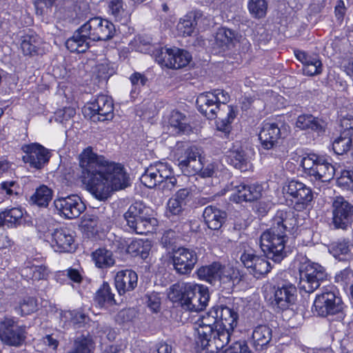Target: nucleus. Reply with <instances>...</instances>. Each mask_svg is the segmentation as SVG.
<instances>
[{
    "mask_svg": "<svg viewBox=\"0 0 353 353\" xmlns=\"http://www.w3.org/2000/svg\"><path fill=\"white\" fill-rule=\"evenodd\" d=\"M296 222L293 212L284 210L276 212L272 219L271 227L263 232L260 237V247L266 257L257 256L250 250H244L241 255L242 263L250 274L259 278L268 274L271 269L270 263L266 258L280 263L286 256V232H290Z\"/></svg>",
    "mask_w": 353,
    "mask_h": 353,
    "instance_id": "obj_1",
    "label": "nucleus"
},
{
    "mask_svg": "<svg viewBox=\"0 0 353 353\" xmlns=\"http://www.w3.org/2000/svg\"><path fill=\"white\" fill-rule=\"evenodd\" d=\"M81 178L98 200H106L113 192L130 185V177L124 167L94 153L91 148L80 154Z\"/></svg>",
    "mask_w": 353,
    "mask_h": 353,
    "instance_id": "obj_2",
    "label": "nucleus"
},
{
    "mask_svg": "<svg viewBox=\"0 0 353 353\" xmlns=\"http://www.w3.org/2000/svg\"><path fill=\"white\" fill-rule=\"evenodd\" d=\"M218 320V310L215 307L211 308L208 312L199 316L195 321L194 330L196 332V343L203 350L210 353H214L221 348H216L213 345L214 336L216 335V330L219 327Z\"/></svg>",
    "mask_w": 353,
    "mask_h": 353,
    "instance_id": "obj_3",
    "label": "nucleus"
},
{
    "mask_svg": "<svg viewBox=\"0 0 353 353\" xmlns=\"http://www.w3.org/2000/svg\"><path fill=\"white\" fill-rule=\"evenodd\" d=\"M124 218L131 231L138 234H146L157 225V220L152 216L150 209L141 202H135L124 214Z\"/></svg>",
    "mask_w": 353,
    "mask_h": 353,
    "instance_id": "obj_4",
    "label": "nucleus"
},
{
    "mask_svg": "<svg viewBox=\"0 0 353 353\" xmlns=\"http://www.w3.org/2000/svg\"><path fill=\"white\" fill-rule=\"evenodd\" d=\"M218 310L219 326L216 335L214 336L213 345L216 348H223L230 341V334L237 325L238 314L233 309L227 306H216Z\"/></svg>",
    "mask_w": 353,
    "mask_h": 353,
    "instance_id": "obj_5",
    "label": "nucleus"
},
{
    "mask_svg": "<svg viewBox=\"0 0 353 353\" xmlns=\"http://www.w3.org/2000/svg\"><path fill=\"white\" fill-rule=\"evenodd\" d=\"M299 288L306 293H312L327 279L325 268L310 261L301 263L299 267Z\"/></svg>",
    "mask_w": 353,
    "mask_h": 353,
    "instance_id": "obj_6",
    "label": "nucleus"
},
{
    "mask_svg": "<svg viewBox=\"0 0 353 353\" xmlns=\"http://www.w3.org/2000/svg\"><path fill=\"white\" fill-rule=\"evenodd\" d=\"M314 312L320 316L333 315L342 311L343 303L334 286L323 289L321 294L316 295L314 302Z\"/></svg>",
    "mask_w": 353,
    "mask_h": 353,
    "instance_id": "obj_7",
    "label": "nucleus"
},
{
    "mask_svg": "<svg viewBox=\"0 0 353 353\" xmlns=\"http://www.w3.org/2000/svg\"><path fill=\"white\" fill-rule=\"evenodd\" d=\"M301 165L307 174L322 182L330 181L334 176V167L324 158L314 154L303 157Z\"/></svg>",
    "mask_w": 353,
    "mask_h": 353,
    "instance_id": "obj_8",
    "label": "nucleus"
},
{
    "mask_svg": "<svg viewBox=\"0 0 353 353\" xmlns=\"http://www.w3.org/2000/svg\"><path fill=\"white\" fill-rule=\"evenodd\" d=\"M81 30L93 41L109 40L116 32L114 25L111 21L99 17L90 19L81 26Z\"/></svg>",
    "mask_w": 353,
    "mask_h": 353,
    "instance_id": "obj_9",
    "label": "nucleus"
},
{
    "mask_svg": "<svg viewBox=\"0 0 353 353\" xmlns=\"http://www.w3.org/2000/svg\"><path fill=\"white\" fill-rule=\"evenodd\" d=\"M26 339V327L19 325L12 317L0 319V340L6 345L21 346Z\"/></svg>",
    "mask_w": 353,
    "mask_h": 353,
    "instance_id": "obj_10",
    "label": "nucleus"
},
{
    "mask_svg": "<svg viewBox=\"0 0 353 353\" xmlns=\"http://www.w3.org/2000/svg\"><path fill=\"white\" fill-rule=\"evenodd\" d=\"M286 197L294 203L297 210L305 208L313 199L310 187L298 181H289L283 188Z\"/></svg>",
    "mask_w": 353,
    "mask_h": 353,
    "instance_id": "obj_11",
    "label": "nucleus"
},
{
    "mask_svg": "<svg viewBox=\"0 0 353 353\" xmlns=\"http://www.w3.org/2000/svg\"><path fill=\"white\" fill-rule=\"evenodd\" d=\"M53 203L57 213L67 219L78 218L86 209L85 205L77 194L57 197Z\"/></svg>",
    "mask_w": 353,
    "mask_h": 353,
    "instance_id": "obj_12",
    "label": "nucleus"
},
{
    "mask_svg": "<svg viewBox=\"0 0 353 353\" xmlns=\"http://www.w3.org/2000/svg\"><path fill=\"white\" fill-rule=\"evenodd\" d=\"M234 274V270L232 268L223 266L217 262L202 266L197 270L198 276L212 285L230 283Z\"/></svg>",
    "mask_w": 353,
    "mask_h": 353,
    "instance_id": "obj_13",
    "label": "nucleus"
},
{
    "mask_svg": "<svg viewBox=\"0 0 353 353\" xmlns=\"http://www.w3.org/2000/svg\"><path fill=\"white\" fill-rule=\"evenodd\" d=\"M290 127L285 124L279 125L276 123H264L259 132V140L264 149L275 148L281 139L285 138L289 133Z\"/></svg>",
    "mask_w": 353,
    "mask_h": 353,
    "instance_id": "obj_14",
    "label": "nucleus"
},
{
    "mask_svg": "<svg viewBox=\"0 0 353 353\" xmlns=\"http://www.w3.org/2000/svg\"><path fill=\"white\" fill-rule=\"evenodd\" d=\"M156 62L161 66H188L192 60V54L187 50L174 48H163L154 54Z\"/></svg>",
    "mask_w": 353,
    "mask_h": 353,
    "instance_id": "obj_15",
    "label": "nucleus"
},
{
    "mask_svg": "<svg viewBox=\"0 0 353 353\" xmlns=\"http://www.w3.org/2000/svg\"><path fill=\"white\" fill-rule=\"evenodd\" d=\"M84 112L93 121L112 120L114 117V105L111 98L106 95H99Z\"/></svg>",
    "mask_w": 353,
    "mask_h": 353,
    "instance_id": "obj_16",
    "label": "nucleus"
},
{
    "mask_svg": "<svg viewBox=\"0 0 353 353\" xmlns=\"http://www.w3.org/2000/svg\"><path fill=\"white\" fill-rule=\"evenodd\" d=\"M332 208L334 228L346 230L353 222V205L343 197L337 196L333 201Z\"/></svg>",
    "mask_w": 353,
    "mask_h": 353,
    "instance_id": "obj_17",
    "label": "nucleus"
},
{
    "mask_svg": "<svg viewBox=\"0 0 353 353\" xmlns=\"http://www.w3.org/2000/svg\"><path fill=\"white\" fill-rule=\"evenodd\" d=\"M198 261L195 250L185 248H179L174 250L172 263L174 270L181 275L190 274Z\"/></svg>",
    "mask_w": 353,
    "mask_h": 353,
    "instance_id": "obj_18",
    "label": "nucleus"
},
{
    "mask_svg": "<svg viewBox=\"0 0 353 353\" xmlns=\"http://www.w3.org/2000/svg\"><path fill=\"white\" fill-rule=\"evenodd\" d=\"M210 92L214 96V99L217 106H219V121L221 126L218 123V128L226 130L236 115L234 108L227 105L230 100V95L227 92L220 89L214 90Z\"/></svg>",
    "mask_w": 353,
    "mask_h": 353,
    "instance_id": "obj_19",
    "label": "nucleus"
},
{
    "mask_svg": "<svg viewBox=\"0 0 353 353\" xmlns=\"http://www.w3.org/2000/svg\"><path fill=\"white\" fill-rule=\"evenodd\" d=\"M202 150L196 146H190L185 150L183 156L178 159L179 166L186 175H195L201 168Z\"/></svg>",
    "mask_w": 353,
    "mask_h": 353,
    "instance_id": "obj_20",
    "label": "nucleus"
},
{
    "mask_svg": "<svg viewBox=\"0 0 353 353\" xmlns=\"http://www.w3.org/2000/svg\"><path fill=\"white\" fill-rule=\"evenodd\" d=\"M25 154L22 159L25 163L37 170L41 169L50 159V152L39 143H32L23 147Z\"/></svg>",
    "mask_w": 353,
    "mask_h": 353,
    "instance_id": "obj_21",
    "label": "nucleus"
},
{
    "mask_svg": "<svg viewBox=\"0 0 353 353\" xmlns=\"http://www.w3.org/2000/svg\"><path fill=\"white\" fill-rule=\"evenodd\" d=\"M170 174V166L166 163L157 162L148 167L141 176V183L148 188L156 187Z\"/></svg>",
    "mask_w": 353,
    "mask_h": 353,
    "instance_id": "obj_22",
    "label": "nucleus"
},
{
    "mask_svg": "<svg viewBox=\"0 0 353 353\" xmlns=\"http://www.w3.org/2000/svg\"><path fill=\"white\" fill-rule=\"evenodd\" d=\"M49 241L56 252H70L75 249L73 232L66 228L54 230L50 234Z\"/></svg>",
    "mask_w": 353,
    "mask_h": 353,
    "instance_id": "obj_23",
    "label": "nucleus"
},
{
    "mask_svg": "<svg viewBox=\"0 0 353 353\" xmlns=\"http://www.w3.org/2000/svg\"><path fill=\"white\" fill-rule=\"evenodd\" d=\"M272 304L277 308L285 310L292 305L296 299V288L291 283L274 287Z\"/></svg>",
    "mask_w": 353,
    "mask_h": 353,
    "instance_id": "obj_24",
    "label": "nucleus"
},
{
    "mask_svg": "<svg viewBox=\"0 0 353 353\" xmlns=\"http://www.w3.org/2000/svg\"><path fill=\"white\" fill-rule=\"evenodd\" d=\"M263 188L259 184L247 185L240 184L234 187L230 196V200L235 203L253 201L261 196Z\"/></svg>",
    "mask_w": 353,
    "mask_h": 353,
    "instance_id": "obj_25",
    "label": "nucleus"
},
{
    "mask_svg": "<svg viewBox=\"0 0 353 353\" xmlns=\"http://www.w3.org/2000/svg\"><path fill=\"white\" fill-rule=\"evenodd\" d=\"M192 199V192L190 188L179 189L168 202L169 212L173 215L181 214L189 205Z\"/></svg>",
    "mask_w": 353,
    "mask_h": 353,
    "instance_id": "obj_26",
    "label": "nucleus"
},
{
    "mask_svg": "<svg viewBox=\"0 0 353 353\" xmlns=\"http://www.w3.org/2000/svg\"><path fill=\"white\" fill-rule=\"evenodd\" d=\"M137 282L138 276L131 270L119 271L114 277V285L120 295L133 290L137 287Z\"/></svg>",
    "mask_w": 353,
    "mask_h": 353,
    "instance_id": "obj_27",
    "label": "nucleus"
},
{
    "mask_svg": "<svg viewBox=\"0 0 353 353\" xmlns=\"http://www.w3.org/2000/svg\"><path fill=\"white\" fill-rule=\"evenodd\" d=\"M214 97L210 92H203L199 95L196 103L199 111L208 119L217 118L219 120V106H217Z\"/></svg>",
    "mask_w": 353,
    "mask_h": 353,
    "instance_id": "obj_28",
    "label": "nucleus"
},
{
    "mask_svg": "<svg viewBox=\"0 0 353 353\" xmlns=\"http://www.w3.org/2000/svg\"><path fill=\"white\" fill-rule=\"evenodd\" d=\"M205 223L211 230H219L226 219V213L215 206L209 205L203 211Z\"/></svg>",
    "mask_w": 353,
    "mask_h": 353,
    "instance_id": "obj_29",
    "label": "nucleus"
},
{
    "mask_svg": "<svg viewBox=\"0 0 353 353\" xmlns=\"http://www.w3.org/2000/svg\"><path fill=\"white\" fill-rule=\"evenodd\" d=\"M81 30V27L77 30L73 36L65 42V47L72 52L81 53L85 52L89 48L88 37Z\"/></svg>",
    "mask_w": 353,
    "mask_h": 353,
    "instance_id": "obj_30",
    "label": "nucleus"
},
{
    "mask_svg": "<svg viewBox=\"0 0 353 353\" xmlns=\"http://www.w3.org/2000/svg\"><path fill=\"white\" fill-rule=\"evenodd\" d=\"M295 126L301 130H311L316 132L323 131V121L310 114L299 115L297 117Z\"/></svg>",
    "mask_w": 353,
    "mask_h": 353,
    "instance_id": "obj_31",
    "label": "nucleus"
},
{
    "mask_svg": "<svg viewBox=\"0 0 353 353\" xmlns=\"http://www.w3.org/2000/svg\"><path fill=\"white\" fill-rule=\"evenodd\" d=\"M272 330L266 325L257 326L252 333L254 346L256 350L266 348L272 340Z\"/></svg>",
    "mask_w": 353,
    "mask_h": 353,
    "instance_id": "obj_32",
    "label": "nucleus"
},
{
    "mask_svg": "<svg viewBox=\"0 0 353 353\" xmlns=\"http://www.w3.org/2000/svg\"><path fill=\"white\" fill-rule=\"evenodd\" d=\"M236 40V34L234 31L225 28H219L214 37V44L222 50L230 49L234 46Z\"/></svg>",
    "mask_w": 353,
    "mask_h": 353,
    "instance_id": "obj_33",
    "label": "nucleus"
},
{
    "mask_svg": "<svg viewBox=\"0 0 353 353\" xmlns=\"http://www.w3.org/2000/svg\"><path fill=\"white\" fill-rule=\"evenodd\" d=\"M23 213L21 208H12L0 212V226L17 227L22 223Z\"/></svg>",
    "mask_w": 353,
    "mask_h": 353,
    "instance_id": "obj_34",
    "label": "nucleus"
},
{
    "mask_svg": "<svg viewBox=\"0 0 353 353\" xmlns=\"http://www.w3.org/2000/svg\"><path fill=\"white\" fill-rule=\"evenodd\" d=\"M132 49L143 53L152 52L153 56L161 48H155L152 43V39L148 35H138L130 42Z\"/></svg>",
    "mask_w": 353,
    "mask_h": 353,
    "instance_id": "obj_35",
    "label": "nucleus"
},
{
    "mask_svg": "<svg viewBox=\"0 0 353 353\" xmlns=\"http://www.w3.org/2000/svg\"><path fill=\"white\" fill-rule=\"evenodd\" d=\"M209 299L210 294L208 288H206L189 301L183 302V307L191 312H199L206 307Z\"/></svg>",
    "mask_w": 353,
    "mask_h": 353,
    "instance_id": "obj_36",
    "label": "nucleus"
},
{
    "mask_svg": "<svg viewBox=\"0 0 353 353\" xmlns=\"http://www.w3.org/2000/svg\"><path fill=\"white\" fill-rule=\"evenodd\" d=\"M151 242L148 240L136 239L131 241L127 247V252L133 256H140L141 259H146L151 250Z\"/></svg>",
    "mask_w": 353,
    "mask_h": 353,
    "instance_id": "obj_37",
    "label": "nucleus"
},
{
    "mask_svg": "<svg viewBox=\"0 0 353 353\" xmlns=\"http://www.w3.org/2000/svg\"><path fill=\"white\" fill-rule=\"evenodd\" d=\"M53 191L47 185H42L36 189L30 197V201L39 207H47L52 200Z\"/></svg>",
    "mask_w": 353,
    "mask_h": 353,
    "instance_id": "obj_38",
    "label": "nucleus"
},
{
    "mask_svg": "<svg viewBox=\"0 0 353 353\" xmlns=\"http://www.w3.org/2000/svg\"><path fill=\"white\" fill-rule=\"evenodd\" d=\"M92 259L97 267L106 268L112 266L115 260L110 250L105 248H99L92 254Z\"/></svg>",
    "mask_w": 353,
    "mask_h": 353,
    "instance_id": "obj_39",
    "label": "nucleus"
},
{
    "mask_svg": "<svg viewBox=\"0 0 353 353\" xmlns=\"http://www.w3.org/2000/svg\"><path fill=\"white\" fill-rule=\"evenodd\" d=\"M228 159V162L236 169L241 171H245L248 169L249 160L241 148L231 150Z\"/></svg>",
    "mask_w": 353,
    "mask_h": 353,
    "instance_id": "obj_40",
    "label": "nucleus"
},
{
    "mask_svg": "<svg viewBox=\"0 0 353 353\" xmlns=\"http://www.w3.org/2000/svg\"><path fill=\"white\" fill-rule=\"evenodd\" d=\"M123 6L122 0H110L108 3V12L117 21L125 24L129 20V13Z\"/></svg>",
    "mask_w": 353,
    "mask_h": 353,
    "instance_id": "obj_41",
    "label": "nucleus"
},
{
    "mask_svg": "<svg viewBox=\"0 0 353 353\" xmlns=\"http://www.w3.org/2000/svg\"><path fill=\"white\" fill-rule=\"evenodd\" d=\"M40 38L37 35L26 34L21 37V48L25 55L39 53Z\"/></svg>",
    "mask_w": 353,
    "mask_h": 353,
    "instance_id": "obj_42",
    "label": "nucleus"
},
{
    "mask_svg": "<svg viewBox=\"0 0 353 353\" xmlns=\"http://www.w3.org/2000/svg\"><path fill=\"white\" fill-rule=\"evenodd\" d=\"M331 252L335 258L344 260L352 256V245L346 239L339 240L331 245Z\"/></svg>",
    "mask_w": 353,
    "mask_h": 353,
    "instance_id": "obj_43",
    "label": "nucleus"
},
{
    "mask_svg": "<svg viewBox=\"0 0 353 353\" xmlns=\"http://www.w3.org/2000/svg\"><path fill=\"white\" fill-rule=\"evenodd\" d=\"M93 350L94 343L92 339L82 335L74 340L72 348L67 353H92Z\"/></svg>",
    "mask_w": 353,
    "mask_h": 353,
    "instance_id": "obj_44",
    "label": "nucleus"
},
{
    "mask_svg": "<svg viewBox=\"0 0 353 353\" xmlns=\"http://www.w3.org/2000/svg\"><path fill=\"white\" fill-rule=\"evenodd\" d=\"M22 274L30 279L39 281L47 279L48 271L45 265H32L24 268L22 270Z\"/></svg>",
    "mask_w": 353,
    "mask_h": 353,
    "instance_id": "obj_45",
    "label": "nucleus"
},
{
    "mask_svg": "<svg viewBox=\"0 0 353 353\" xmlns=\"http://www.w3.org/2000/svg\"><path fill=\"white\" fill-rule=\"evenodd\" d=\"M169 123L179 132H188L190 130V126L187 122L185 117L179 111H173L169 119Z\"/></svg>",
    "mask_w": 353,
    "mask_h": 353,
    "instance_id": "obj_46",
    "label": "nucleus"
},
{
    "mask_svg": "<svg viewBox=\"0 0 353 353\" xmlns=\"http://www.w3.org/2000/svg\"><path fill=\"white\" fill-rule=\"evenodd\" d=\"M95 300L101 306H103L105 303L110 305L115 303L114 294L111 292L110 287L108 283L104 282L98 290Z\"/></svg>",
    "mask_w": 353,
    "mask_h": 353,
    "instance_id": "obj_47",
    "label": "nucleus"
},
{
    "mask_svg": "<svg viewBox=\"0 0 353 353\" xmlns=\"http://www.w3.org/2000/svg\"><path fill=\"white\" fill-rule=\"evenodd\" d=\"M196 25L191 12L181 19L177 24V30L180 35L188 37L194 32Z\"/></svg>",
    "mask_w": 353,
    "mask_h": 353,
    "instance_id": "obj_48",
    "label": "nucleus"
},
{
    "mask_svg": "<svg viewBox=\"0 0 353 353\" xmlns=\"http://www.w3.org/2000/svg\"><path fill=\"white\" fill-rule=\"evenodd\" d=\"M352 146V139L347 134H341L339 137L336 139L332 143V148L336 154L342 155L346 153Z\"/></svg>",
    "mask_w": 353,
    "mask_h": 353,
    "instance_id": "obj_49",
    "label": "nucleus"
},
{
    "mask_svg": "<svg viewBox=\"0 0 353 353\" xmlns=\"http://www.w3.org/2000/svg\"><path fill=\"white\" fill-rule=\"evenodd\" d=\"M294 54L305 66H322V63L316 54H308L304 51L295 50Z\"/></svg>",
    "mask_w": 353,
    "mask_h": 353,
    "instance_id": "obj_50",
    "label": "nucleus"
},
{
    "mask_svg": "<svg viewBox=\"0 0 353 353\" xmlns=\"http://www.w3.org/2000/svg\"><path fill=\"white\" fill-rule=\"evenodd\" d=\"M37 301L33 297L27 296L21 299L15 307L16 311L21 315H28L37 310Z\"/></svg>",
    "mask_w": 353,
    "mask_h": 353,
    "instance_id": "obj_51",
    "label": "nucleus"
},
{
    "mask_svg": "<svg viewBox=\"0 0 353 353\" xmlns=\"http://www.w3.org/2000/svg\"><path fill=\"white\" fill-rule=\"evenodd\" d=\"M248 9L254 17L260 19L265 16L268 4L265 0H250Z\"/></svg>",
    "mask_w": 353,
    "mask_h": 353,
    "instance_id": "obj_52",
    "label": "nucleus"
},
{
    "mask_svg": "<svg viewBox=\"0 0 353 353\" xmlns=\"http://www.w3.org/2000/svg\"><path fill=\"white\" fill-rule=\"evenodd\" d=\"M64 317L77 327H83L90 320L89 316L81 310L68 311L65 312Z\"/></svg>",
    "mask_w": 353,
    "mask_h": 353,
    "instance_id": "obj_53",
    "label": "nucleus"
},
{
    "mask_svg": "<svg viewBox=\"0 0 353 353\" xmlns=\"http://www.w3.org/2000/svg\"><path fill=\"white\" fill-rule=\"evenodd\" d=\"M185 283H177L172 285L168 292V298L172 302L180 301L183 305L185 297Z\"/></svg>",
    "mask_w": 353,
    "mask_h": 353,
    "instance_id": "obj_54",
    "label": "nucleus"
},
{
    "mask_svg": "<svg viewBox=\"0 0 353 353\" xmlns=\"http://www.w3.org/2000/svg\"><path fill=\"white\" fill-rule=\"evenodd\" d=\"M102 220L94 214L84 216L83 221V226L87 229H91L92 232H99L103 229Z\"/></svg>",
    "mask_w": 353,
    "mask_h": 353,
    "instance_id": "obj_55",
    "label": "nucleus"
},
{
    "mask_svg": "<svg viewBox=\"0 0 353 353\" xmlns=\"http://www.w3.org/2000/svg\"><path fill=\"white\" fill-rule=\"evenodd\" d=\"M20 188L14 181H4L0 184V193L9 197L17 196L19 194Z\"/></svg>",
    "mask_w": 353,
    "mask_h": 353,
    "instance_id": "obj_56",
    "label": "nucleus"
},
{
    "mask_svg": "<svg viewBox=\"0 0 353 353\" xmlns=\"http://www.w3.org/2000/svg\"><path fill=\"white\" fill-rule=\"evenodd\" d=\"M207 288L192 283H185V297L183 302H188L192 299L196 294L203 292Z\"/></svg>",
    "mask_w": 353,
    "mask_h": 353,
    "instance_id": "obj_57",
    "label": "nucleus"
},
{
    "mask_svg": "<svg viewBox=\"0 0 353 353\" xmlns=\"http://www.w3.org/2000/svg\"><path fill=\"white\" fill-rule=\"evenodd\" d=\"M145 303L149 309L154 313H157L161 309V298L157 292H152L145 295Z\"/></svg>",
    "mask_w": 353,
    "mask_h": 353,
    "instance_id": "obj_58",
    "label": "nucleus"
},
{
    "mask_svg": "<svg viewBox=\"0 0 353 353\" xmlns=\"http://www.w3.org/2000/svg\"><path fill=\"white\" fill-rule=\"evenodd\" d=\"M191 13L196 27L201 29H205L210 25L211 18L210 17L205 16L202 12L195 10L194 12H191Z\"/></svg>",
    "mask_w": 353,
    "mask_h": 353,
    "instance_id": "obj_59",
    "label": "nucleus"
},
{
    "mask_svg": "<svg viewBox=\"0 0 353 353\" xmlns=\"http://www.w3.org/2000/svg\"><path fill=\"white\" fill-rule=\"evenodd\" d=\"M337 183L343 188L353 189V170L343 171Z\"/></svg>",
    "mask_w": 353,
    "mask_h": 353,
    "instance_id": "obj_60",
    "label": "nucleus"
},
{
    "mask_svg": "<svg viewBox=\"0 0 353 353\" xmlns=\"http://www.w3.org/2000/svg\"><path fill=\"white\" fill-rule=\"evenodd\" d=\"M161 185V188L162 189L164 193L169 192L172 191L177 185V180L176 177L173 175V171L172 168L170 167V174L168 176L167 178H165L162 182L159 183Z\"/></svg>",
    "mask_w": 353,
    "mask_h": 353,
    "instance_id": "obj_61",
    "label": "nucleus"
},
{
    "mask_svg": "<svg viewBox=\"0 0 353 353\" xmlns=\"http://www.w3.org/2000/svg\"><path fill=\"white\" fill-rule=\"evenodd\" d=\"M341 126L344 130L343 134H347L349 133V136H351V131L353 130V118L345 117L341 120Z\"/></svg>",
    "mask_w": 353,
    "mask_h": 353,
    "instance_id": "obj_62",
    "label": "nucleus"
},
{
    "mask_svg": "<svg viewBox=\"0 0 353 353\" xmlns=\"http://www.w3.org/2000/svg\"><path fill=\"white\" fill-rule=\"evenodd\" d=\"M130 81L133 85H145L148 81V78L139 72H134L130 77Z\"/></svg>",
    "mask_w": 353,
    "mask_h": 353,
    "instance_id": "obj_63",
    "label": "nucleus"
},
{
    "mask_svg": "<svg viewBox=\"0 0 353 353\" xmlns=\"http://www.w3.org/2000/svg\"><path fill=\"white\" fill-rule=\"evenodd\" d=\"M56 1L57 0H35L34 6L37 8V12L40 11L41 14L45 8H50Z\"/></svg>",
    "mask_w": 353,
    "mask_h": 353,
    "instance_id": "obj_64",
    "label": "nucleus"
}]
</instances>
